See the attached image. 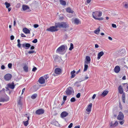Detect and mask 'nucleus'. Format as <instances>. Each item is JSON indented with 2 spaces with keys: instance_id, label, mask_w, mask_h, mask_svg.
<instances>
[{
  "instance_id": "1",
  "label": "nucleus",
  "mask_w": 128,
  "mask_h": 128,
  "mask_svg": "<svg viewBox=\"0 0 128 128\" xmlns=\"http://www.w3.org/2000/svg\"><path fill=\"white\" fill-rule=\"evenodd\" d=\"M58 26L59 28H66L69 27L68 24L67 22H58L57 23Z\"/></svg>"
},
{
  "instance_id": "2",
  "label": "nucleus",
  "mask_w": 128,
  "mask_h": 128,
  "mask_svg": "<svg viewBox=\"0 0 128 128\" xmlns=\"http://www.w3.org/2000/svg\"><path fill=\"white\" fill-rule=\"evenodd\" d=\"M58 25L57 23L55 24V26H52L50 27L49 28L46 29V30L48 31L54 32L58 31V30L57 29V28H58Z\"/></svg>"
},
{
  "instance_id": "3",
  "label": "nucleus",
  "mask_w": 128,
  "mask_h": 128,
  "mask_svg": "<svg viewBox=\"0 0 128 128\" xmlns=\"http://www.w3.org/2000/svg\"><path fill=\"white\" fill-rule=\"evenodd\" d=\"M102 14V12H101L96 11L95 12H92V16L93 18L96 19L97 17H100L101 16Z\"/></svg>"
},
{
  "instance_id": "4",
  "label": "nucleus",
  "mask_w": 128,
  "mask_h": 128,
  "mask_svg": "<svg viewBox=\"0 0 128 128\" xmlns=\"http://www.w3.org/2000/svg\"><path fill=\"white\" fill-rule=\"evenodd\" d=\"M66 46L67 48L66 45H62L59 47L56 50V52L60 54H62V52H64Z\"/></svg>"
},
{
  "instance_id": "5",
  "label": "nucleus",
  "mask_w": 128,
  "mask_h": 128,
  "mask_svg": "<svg viewBox=\"0 0 128 128\" xmlns=\"http://www.w3.org/2000/svg\"><path fill=\"white\" fill-rule=\"evenodd\" d=\"M66 94L68 96H70L74 93L73 89L70 87H68L65 91Z\"/></svg>"
},
{
  "instance_id": "6",
  "label": "nucleus",
  "mask_w": 128,
  "mask_h": 128,
  "mask_svg": "<svg viewBox=\"0 0 128 128\" xmlns=\"http://www.w3.org/2000/svg\"><path fill=\"white\" fill-rule=\"evenodd\" d=\"M44 110L42 108L37 110L35 112V113L37 115H41L44 113Z\"/></svg>"
},
{
  "instance_id": "7",
  "label": "nucleus",
  "mask_w": 128,
  "mask_h": 128,
  "mask_svg": "<svg viewBox=\"0 0 128 128\" xmlns=\"http://www.w3.org/2000/svg\"><path fill=\"white\" fill-rule=\"evenodd\" d=\"M22 8L23 11L27 10L26 12H29L31 11L30 9V8L28 6L23 4L22 6Z\"/></svg>"
},
{
  "instance_id": "8",
  "label": "nucleus",
  "mask_w": 128,
  "mask_h": 128,
  "mask_svg": "<svg viewBox=\"0 0 128 128\" xmlns=\"http://www.w3.org/2000/svg\"><path fill=\"white\" fill-rule=\"evenodd\" d=\"M22 46L26 49H28L31 46V44L29 43H25L22 44Z\"/></svg>"
},
{
  "instance_id": "9",
  "label": "nucleus",
  "mask_w": 128,
  "mask_h": 128,
  "mask_svg": "<svg viewBox=\"0 0 128 128\" xmlns=\"http://www.w3.org/2000/svg\"><path fill=\"white\" fill-rule=\"evenodd\" d=\"M124 115L121 112H119V115L117 117V119L119 120H123L124 118Z\"/></svg>"
},
{
  "instance_id": "10",
  "label": "nucleus",
  "mask_w": 128,
  "mask_h": 128,
  "mask_svg": "<svg viewBox=\"0 0 128 128\" xmlns=\"http://www.w3.org/2000/svg\"><path fill=\"white\" fill-rule=\"evenodd\" d=\"M12 76V75L10 74H6L4 76L5 79L6 80H10Z\"/></svg>"
},
{
  "instance_id": "11",
  "label": "nucleus",
  "mask_w": 128,
  "mask_h": 128,
  "mask_svg": "<svg viewBox=\"0 0 128 128\" xmlns=\"http://www.w3.org/2000/svg\"><path fill=\"white\" fill-rule=\"evenodd\" d=\"M68 115V113L64 111L62 112L60 114L61 117L62 118H63Z\"/></svg>"
},
{
  "instance_id": "12",
  "label": "nucleus",
  "mask_w": 128,
  "mask_h": 128,
  "mask_svg": "<svg viewBox=\"0 0 128 128\" xmlns=\"http://www.w3.org/2000/svg\"><path fill=\"white\" fill-rule=\"evenodd\" d=\"M86 60L84 62V64H88L90 63L91 59L90 56H86Z\"/></svg>"
},
{
  "instance_id": "13",
  "label": "nucleus",
  "mask_w": 128,
  "mask_h": 128,
  "mask_svg": "<svg viewBox=\"0 0 128 128\" xmlns=\"http://www.w3.org/2000/svg\"><path fill=\"white\" fill-rule=\"evenodd\" d=\"M14 82H12V83H9L7 85L8 86L9 88L12 89H14L15 87V86L14 85Z\"/></svg>"
},
{
  "instance_id": "14",
  "label": "nucleus",
  "mask_w": 128,
  "mask_h": 128,
  "mask_svg": "<svg viewBox=\"0 0 128 128\" xmlns=\"http://www.w3.org/2000/svg\"><path fill=\"white\" fill-rule=\"evenodd\" d=\"M118 90V92L120 94H122L124 92L123 91V88L121 85L120 86H119Z\"/></svg>"
},
{
  "instance_id": "15",
  "label": "nucleus",
  "mask_w": 128,
  "mask_h": 128,
  "mask_svg": "<svg viewBox=\"0 0 128 128\" xmlns=\"http://www.w3.org/2000/svg\"><path fill=\"white\" fill-rule=\"evenodd\" d=\"M114 70L115 72L116 73H118L120 71V67L118 66H116L115 67Z\"/></svg>"
},
{
  "instance_id": "16",
  "label": "nucleus",
  "mask_w": 128,
  "mask_h": 128,
  "mask_svg": "<svg viewBox=\"0 0 128 128\" xmlns=\"http://www.w3.org/2000/svg\"><path fill=\"white\" fill-rule=\"evenodd\" d=\"M62 72L60 68H56L55 70V73L57 74H59Z\"/></svg>"
},
{
  "instance_id": "17",
  "label": "nucleus",
  "mask_w": 128,
  "mask_h": 128,
  "mask_svg": "<svg viewBox=\"0 0 128 128\" xmlns=\"http://www.w3.org/2000/svg\"><path fill=\"white\" fill-rule=\"evenodd\" d=\"M38 81L41 84H43L45 82V80L42 77H40Z\"/></svg>"
},
{
  "instance_id": "18",
  "label": "nucleus",
  "mask_w": 128,
  "mask_h": 128,
  "mask_svg": "<svg viewBox=\"0 0 128 128\" xmlns=\"http://www.w3.org/2000/svg\"><path fill=\"white\" fill-rule=\"evenodd\" d=\"M9 100V98L7 96L5 98H1L0 99V102H7Z\"/></svg>"
},
{
  "instance_id": "19",
  "label": "nucleus",
  "mask_w": 128,
  "mask_h": 128,
  "mask_svg": "<svg viewBox=\"0 0 128 128\" xmlns=\"http://www.w3.org/2000/svg\"><path fill=\"white\" fill-rule=\"evenodd\" d=\"M22 31L26 34H30V30L26 28H25L23 29Z\"/></svg>"
},
{
  "instance_id": "20",
  "label": "nucleus",
  "mask_w": 128,
  "mask_h": 128,
  "mask_svg": "<svg viewBox=\"0 0 128 128\" xmlns=\"http://www.w3.org/2000/svg\"><path fill=\"white\" fill-rule=\"evenodd\" d=\"M92 104L90 103L88 106L87 108L86 109V111L88 112H90L91 111V108L92 107Z\"/></svg>"
},
{
  "instance_id": "21",
  "label": "nucleus",
  "mask_w": 128,
  "mask_h": 128,
  "mask_svg": "<svg viewBox=\"0 0 128 128\" xmlns=\"http://www.w3.org/2000/svg\"><path fill=\"white\" fill-rule=\"evenodd\" d=\"M118 124V122L117 121H116L115 123L113 124H112V122L110 124V126L113 127H115L116 126H117Z\"/></svg>"
},
{
  "instance_id": "22",
  "label": "nucleus",
  "mask_w": 128,
  "mask_h": 128,
  "mask_svg": "<svg viewBox=\"0 0 128 128\" xmlns=\"http://www.w3.org/2000/svg\"><path fill=\"white\" fill-rule=\"evenodd\" d=\"M104 54V53L102 51L101 52H99L98 54V59H99L101 56L103 55Z\"/></svg>"
},
{
  "instance_id": "23",
  "label": "nucleus",
  "mask_w": 128,
  "mask_h": 128,
  "mask_svg": "<svg viewBox=\"0 0 128 128\" xmlns=\"http://www.w3.org/2000/svg\"><path fill=\"white\" fill-rule=\"evenodd\" d=\"M122 99L123 102L124 103H125V93L124 92L122 94Z\"/></svg>"
},
{
  "instance_id": "24",
  "label": "nucleus",
  "mask_w": 128,
  "mask_h": 128,
  "mask_svg": "<svg viewBox=\"0 0 128 128\" xmlns=\"http://www.w3.org/2000/svg\"><path fill=\"white\" fill-rule=\"evenodd\" d=\"M108 92V90H104L102 92L101 96L103 97H104L107 94Z\"/></svg>"
},
{
  "instance_id": "25",
  "label": "nucleus",
  "mask_w": 128,
  "mask_h": 128,
  "mask_svg": "<svg viewBox=\"0 0 128 128\" xmlns=\"http://www.w3.org/2000/svg\"><path fill=\"white\" fill-rule=\"evenodd\" d=\"M66 11L69 13L73 14L74 11L72 10L69 7L68 8L66 9Z\"/></svg>"
},
{
  "instance_id": "26",
  "label": "nucleus",
  "mask_w": 128,
  "mask_h": 128,
  "mask_svg": "<svg viewBox=\"0 0 128 128\" xmlns=\"http://www.w3.org/2000/svg\"><path fill=\"white\" fill-rule=\"evenodd\" d=\"M75 72L76 71L74 70H73L70 72V74L71 75V78H73L75 77V74H74Z\"/></svg>"
},
{
  "instance_id": "27",
  "label": "nucleus",
  "mask_w": 128,
  "mask_h": 128,
  "mask_svg": "<svg viewBox=\"0 0 128 128\" xmlns=\"http://www.w3.org/2000/svg\"><path fill=\"white\" fill-rule=\"evenodd\" d=\"M60 4L62 5L65 6L66 4V2L63 0H60Z\"/></svg>"
},
{
  "instance_id": "28",
  "label": "nucleus",
  "mask_w": 128,
  "mask_h": 128,
  "mask_svg": "<svg viewBox=\"0 0 128 128\" xmlns=\"http://www.w3.org/2000/svg\"><path fill=\"white\" fill-rule=\"evenodd\" d=\"M100 27H99V28H98L96 30L94 31V33L97 34H99L100 32Z\"/></svg>"
},
{
  "instance_id": "29",
  "label": "nucleus",
  "mask_w": 128,
  "mask_h": 128,
  "mask_svg": "<svg viewBox=\"0 0 128 128\" xmlns=\"http://www.w3.org/2000/svg\"><path fill=\"white\" fill-rule=\"evenodd\" d=\"M24 70L26 72H28V68L26 65H25L23 67Z\"/></svg>"
},
{
  "instance_id": "30",
  "label": "nucleus",
  "mask_w": 128,
  "mask_h": 128,
  "mask_svg": "<svg viewBox=\"0 0 128 128\" xmlns=\"http://www.w3.org/2000/svg\"><path fill=\"white\" fill-rule=\"evenodd\" d=\"M87 64H84V72H85L86 71L88 68V66Z\"/></svg>"
},
{
  "instance_id": "31",
  "label": "nucleus",
  "mask_w": 128,
  "mask_h": 128,
  "mask_svg": "<svg viewBox=\"0 0 128 128\" xmlns=\"http://www.w3.org/2000/svg\"><path fill=\"white\" fill-rule=\"evenodd\" d=\"M74 22L75 24H78L80 22V21L78 19L76 18L74 19Z\"/></svg>"
},
{
  "instance_id": "32",
  "label": "nucleus",
  "mask_w": 128,
  "mask_h": 128,
  "mask_svg": "<svg viewBox=\"0 0 128 128\" xmlns=\"http://www.w3.org/2000/svg\"><path fill=\"white\" fill-rule=\"evenodd\" d=\"M24 125L25 126H27L28 124V120H27L26 121H23V122Z\"/></svg>"
},
{
  "instance_id": "33",
  "label": "nucleus",
  "mask_w": 128,
  "mask_h": 128,
  "mask_svg": "<svg viewBox=\"0 0 128 128\" xmlns=\"http://www.w3.org/2000/svg\"><path fill=\"white\" fill-rule=\"evenodd\" d=\"M37 96V94H34L31 96V98L32 99H35L36 98Z\"/></svg>"
},
{
  "instance_id": "34",
  "label": "nucleus",
  "mask_w": 128,
  "mask_h": 128,
  "mask_svg": "<svg viewBox=\"0 0 128 128\" xmlns=\"http://www.w3.org/2000/svg\"><path fill=\"white\" fill-rule=\"evenodd\" d=\"M5 4L6 5V8H8L10 6V4L7 2H6Z\"/></svg>"
},
{
  "instance_id": "35",
  "label": "nucleus",
  "mask_w": 128,
  "mask_h": 128,
  "mask_svg": "<svg viewBox=\"0 0 128 128\" xmlns=\"http://www.w3.org/2000/svg\"><path fill=\"white\" fill-rule=\"evenodd\" d=\"M18 44H17V46L19 48H20L21 47V44H20V40L19 39H18L17 40Z\"/></svg>"
},
{
  "instance_id": "36",
  "label": "nucleus",
  "mask_w": 128,
  "mask_h": 128,
  "mask_svg": "<svg viewBox=\"0 0 128 128\" xmlns=\"http://www.w3.org/2000/svg\"><path fill=\"white\" fill-rule=\"evenodd\" d=\"M74 48L73 44L72 43L70 44V46L69 48L70 50H71Z\"/></svg>"
},
{
  "instance_id": "37",
  "label": "nucleus",
  "mask_w": 128,
  "mask_h": 128,
  "mask_svg": "<svg viewBox=\"0 0 128 128\" xmlns=\"http://www.w3.org/2000/svg\"><path fill=\"white\" fill-rule=\"evenodd\" d=\"M76 100V99L74 97L72 98L70 100V101L72 102H75Z\"/></svg>"
},
{
  "instance_id": "38",
  "label": "nucleus",
  "mask_w": 128,
  "mask_h": 128,
  "mask_svg": "<svg viewBox=\"0 0 128 128\" xmlns=\"http://www.w3.org/2000/svg\"><path fill=\"white\" fill-rule=\"evenodd\" d=\"M18 104L19 105L21 106L22 104L21 102V98H20L18 102Z\"/></svg>"
},
{
  "instance_id": "39",
  "label": "nucleus",
  "mask_w": 128,
  "mask_h": 128,
  "mask_svg": "<svg viewBox=\"0 0 128 128\" xmlns=\"http://www.w3.org/2000/svg\"><path fill=\"white\" fill-rule=\"evenodd\" d=\"M122 120V121H119V122L120 123L121 125L123 124L124 122V120Z\"/></svg>"
},
{
  "instance_id": "40",
  "label": "nucleus",
  "mask_w": 128,
  "mask_h": 128,
  "mask_svg": "<svg viewBox=\"0 0 128 128\" xmlns=\"http://www.w3.org/2000/svg\"><path fill=\"white\" fill-rule=\"evenodd\" d=\"M38 42V40L36 39H35L34 40H32V42L34 43H36Z\"/></svg>"
},
{
  "instance_id": "41",
  "label": "nucleus",
  "mask_w": 128,
  "mask_h": 128,
  "mask_svg": "<svg viewBox=\"0 0 128 128\" xmlns=\"http://www.w3.org/2000/svg\"><path fill=\"white\" fill-rule=\"evenodd\" d=\"M80 93H78L76 95V96L77 98H80Z\"/></svg>"
},
{
  "instance_id": "42",
  "label": "nucleus",
  "mask_w": 128,
  "mask_h": 128,
  "mask_svg": "<svg viewBox=\"0 0 128 128\" xmlns=\"http://www.w3.org/2000/svg\"><path fill=\"white\" fill-rule=\"evenodd\" d=\"M12 64L11 63H9L8 64V67L9 68H11L12 67Z\"/></svg>"
},
{
  "instance_id": "43",
  "label": "nucleus",
  "mask_w": 128,
  "mask_h": 128,
  "mask_svg": "<svg viewBox=\"0 0 128 128\" xmlns=\"http://www.w3.org/2000/svg\"><path fill=\"white\" fill-rule=\"evenodd\" d=\"M96 20H102L103 19V18H96L95 19Z\"/></svg>"
},
{
  "instance_id": "44",
  "label": "nucleus",
  "mask_w": 128,
  "mask_h": 128,
  "mask_svg": "<svg viewBox=\"0 0 128 128\" xmlns=\"http://www.w3.org/2000/svg\"><path fill=\"white\" fill-rule=\"evenodd\" d=\"M34 50L30 51L28 52V54H30L34 53Z\"/></svg>"
},
{
  "instance_id": "45",
  "label": "nucleus",
  "mask_w": 128,
  "mask_h": 128,
  "mask_svg": "<svg viewBox=\"0 0 128 128\" xmlns=\"http://www.w3.org/2000/svg\"><path fill=\"white\" fill-rule=\"evenodd\" d=\"M39 25L38 24H35L34 25V27L35 28H36L38 27Z\"/></svg>"
},
{
  "instance_id": "46",
  "label": "nucleus",
  "mask_w": 128,
  "mask_h": 128,
  "mask_svg": "<svg viewBox=\"0 0 128 128\" xmlns=\"http://www.w3.org/2000/svg\"><path fill=\"white\" fill-rule=\"evenodd\" d=\"M37 68L36 67H34L32 69V71L35 72L37 70Z\"/></svg>"
},
{
  "instance_id": "47",
  "label": "nucleus",
  "mask_w": 128,
  "mask_h": 128,
  "mask_svg": "<svg viewBox=\"0 0 128 128\" xmlns=\"http://www.w3.org/2000/svg\"><path fill=\"white\" fill-rule=\"evenodd\" d=\"M67 96H64L63 97V100L65 101L66 100Z\"/></svg>"
},
{
  "instance_id": "48",
  "label": "nucleus",
  "mask_w": 128,
  "mask_h": 128,
  "mask_svg": "<svg viewBox=\"0 0 128 128\" xmlns=\"http://www.w3.org/2000/svg\"><path fill=\"white\" fill-rule=\"evenodd\" d=\"M14 37L13 35H12L10 37V39L12 40L14 39Z\"/></svg>"
},
{
  "instance_id": "49",
  "label": "nucleus",
  "mask_w": 128,
  "mask_h": 128,
  "mask_svg": "<svg viewBox=\"0 0 128 128\" xmlns=\"http://www.w3.org/2000/svg\"><path fill=\"white\" fill-rule=\"evenodd\" d=\"M73 125V124L72 123L70 124L68 126V128H71L72 127Z\"/></svg>"
},
{
  "instance_id": "50",
  "label": "nucleus",
  "mask_w": 128,
  "mask_h": 128,
  "mask_svg": "<svg viewBox=\"0 0 128 128\" xmlns=\"http://www.w3.org/2000/svg\"><path fill=\"white\" fill-rule=\"evenodd\" d=\"M112 26L114 28H116V24H112Z\"/></svg>"
},
{
  "instance_id": "51",
  "label": "nucleus",
  "mask_w": 128,
  "mask_h": 128,
  "mask_svg": "<svg viewBox=\"0 0 128 128\" xmlns=\"http://www.w3.org/2000/svg\"><path fill=\"white\" fill-rule=\"evenodd\" d=\"M20 6V3H18L16 6V7L17 8H19Z\"/></svg>"
},
{
  "instance_id": "52",
  "label": "nucleus",
  "mask_w": 128,
  "mask_h": 128,
  "mask_svg": "<svg viewBox=\"0 0 128 128\" xmlns=\"http://www.w3.org/2000/svg\"><path fill=\"white\" fill-rule=\"evenodd\" d=\"M44 78H45L46 80L48 78H49V76L47 75L45 76H44Z\"/></svg>"
},
{
  "instance_id": "53",
  "label": "nucleus",
  "mask_w": 128,
  "mask_h": 128,
  "mask_svg": "<svg viewBox=\"0 0 128 128\" xmlns=\"http://www.w3.org/2000/svg\"><path fill=\"white\" fill-rule=\"evenodd\" d=\"M1 69L2 70H4L5 69V66L4 65H2L1 66Z\"/></svg>"
},
{
  "instance_id": "54",
  "label": "nucleus",
  "mask_w": 128,
  "mask_h": 128,
  "mask_svg": "<svg viewBox=\"0 0 128 128\" xmlns=\"http://www.w3.org/2000/svg\"><path fill=\"white\" fill-rule=\"evenodd\" d=\"M35 47L33 46H31L30 47V49L31 50H32L34 49Z\"/></svg>"
},
{
  "instance_id": "55",
  "label": "nucleus",
  "mask_w": 128,
  "mask_h": 128,
  "mask_svg": "<svg viewBox=\"0 0 128 128\" xmlns=\"http://www.w3.org/2000/svg\"><path fill=\"white\" fill-rule=\"evenodd\" d=\"M21 36L22 37H26V36L23 34L22 33L21 34Z\"/></svg>"
},
{
  "instance_id": "56",
  "label": "nucleus",
  "mask_w": 128,
  "mask_h": 128,
  "mask_svg": "<svg viewBox=\"0 0 128 128\" xmlns=\"http://www.w3.org/2000/svg\"><path fill=\"white\" fill-rule=\"evenodd\" d=\"M58 56H56L54 57V59L56 60L57 59H58Z\"/></svg>"
},
{
  "instance_id": "57",
  "label": "nucleus",
  "mask_w": 128,
  "mask_h": 128,
  "mask_svg": "<svg viewBox=\"0 0 128 128\" xmlns=\"http://www.w3.org/2000/svg\"><path fill=\"white\" fill-rule=\"evenodd\" d=\"M80 125L76 126L74 127V128H80Z\"/></svg>"
},
{
  "instance_id": "58",
  "label": "nucleus",
  "mask_w": 128,
  "mask_h": 128,
  "mask_svg": "<svg viewBox=\"0 0 128 128\" xmlns=\"http://www.w3.org/2000/svg\"><path fill=\"white\" fill-rule=\"evenodd\" d=\"M88 78H89L87 76H86L84 78V80H87V79H88Z\"/></svg>"
},
{
  "instance_id": "59",
  "label": "nucleus",
  "mask_w": 128,
  "mask_h": 128,
  "mask_svg": "<svg viewBox=\"0 0 128 128\" xmlns=\"http://www.w3.org/2000/svg\"><path fill=\"white\" fill-rule=\"evenodd\" d=\"M96 95L95 94H94L92 96V98L93 99H94L96 97Z\"/></svg>"
},
{
  "instance_id": "60",
  "label": "nucleus",
  "mask_w": 128,
  "mask_h": 128,
  "mask_svg": "<svg viewBox=\"0 0 128 128\" xmlns=\"http://www.w3.org/2000/svg\"><path fill=\"white\" fill-rule=\"evenodd\" d=\"M25 88H24L22 90V94L24 93V91H25Z\"/></svg>"
},
{
  "instance_id": "61",
  "label": "nucleus",
  "mask_w": 128,
  "mask_h": 128,
  "mask_svg": "<svg viewBox=\"0 0 128 128\" xmlns=\"http://www.w3.org/2000/svg\"><path fill=\"white\" fill-rule=\"evenodd\" d=\"M14 26H15L16 25V20L15 19H14Z\"/></svg>"
},
{
  "instance_id": "62",
  "label": "nucleus",
  "mask_w": 128,
  "mask_h": 128,
  "mask_svg": "<svg viewBox=\"0 0 128 128\" xmlns=\"http://www.w3.org/2000/svg\"><path fill=\"white\" fill-rule=\"evenodd\" d=\"M124 6L126 8H128V4H125L124 5Z\"/></svg>"
},
{
  "instance_id": "63",
  "label": "nucleus",
  "mask_w": 128,
  "mask_h": 128,
  "mask_svg": "<svg viewBox=\"0 0 128 128\" xmlns=\"http://www.w3.org/2000/svg\"><path fill=\"white\" fill-rule=\"evenodd\" d=\"M80 69H79L76 72V74H78L80 71Z\"/></svg>"
},
{
  "instance_id": "64",
  "label": "nucleus",
  "mask_w": 128,
  "mask_h": 128,
  "mask_svg": "<svg viewBox=\"0 0 128 128\" xmlns=\"http://www.w3.org/2000/svg\"><path fill=\"white\" fill-rule=\"evenodd\" d=\"M92 0H87L86 2L88 4Z\"/></svg>"
}]
</instances>
